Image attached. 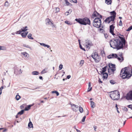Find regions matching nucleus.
<instances>
[{
    "mask_svg": "<svg viewBox=\"0 0 132 132\" xmlns=\"http://www.w3.org/2000/svg\"><path fill=\"white\" fill-rule=\"evenodd\" d=\"M110 97L113 100H118L120 98V94L117 90L110 92Z\"/></svg>",
    "mask_w": 132,
    "mask_h": 132,
    "instance_id": "39448f33",
    "label": "nucleus"
},
{
    "mask_svg": "<svg viewBox=\"0 0 132 132\" xmlns=\"http://www.w3.org/2000/svg\"><path fill=\"white\" fill-rule=\"evenodd\" d=\"M48 72L47 68H45L41 72V74H44V73H46Z\"/></svg>",
    "mask_w": 132,
    "mask_h": 132,
    "instance_id": "f3484780",
    "label": "nucleus"
},
{
    "mask_svg": "<svg viewBox=\"0 0 132 132\" xmlns=\"http://www.w3.org/2000/svg\"><path fill=\"white\" fill-rule=\"evenodd\" d=\"M118 40L117 39H113L110 40V47L114 49H117V50L122 49V46L119 44Z\"/></svg>",
    "mask_w": 132,
    "mask_h": 132,
    "instance_id": "f03ea898",
    "label": "nucleus"
},
{
    "mask_svg": "<svg viewBox=\"0 0 132 132\" xmlns=\"http://www.w3.org/2000/svg\"><path fill=\"white\" fill-rule=\"evenodd\" d=\"M23 46L24 47H25L27 48H30V46L28 45H26V44H23Z\"/></svg>",
    "mask_w": 132,
    "mask_h": 132,
    "instance_id": "c03bdc74",
    "label": "nucleus"
},
{
    "mask_svg": "<svg viewBox=\"0 0 132 132\" xmlns=\"http://www.w3.org/2000/svg\"><path fill=\"white\" fill-rule=\"evenodd\" d=\"M85 46H86L87 48H88V50L90 49V47L87 44Z\"/></svg>",
    "mask_w": 132,
    "mask_h": 132,
    "instance_id": "0e129e2a",
    "label": "nucleus"
},
{
    "mask_svg": "<svg viewBox=\"0 0 132 132\" xmlns=\"http://www.w3.org/2000/svg\"><path fill=\"white\" fill-rule=\"evenodd\" d=\"M119 37L120 38V40L119 39H118L119 40V42L121 46H122L121 47L123 48L124 46L125 45L126 43V40L124 37H122L119 36Z\"/></svg>",
    "mask_w": 132,
    "mask_h": 132,
    "instance_id": "1a4fd4ad",
    "label": "nucleus"
},
{
    "mask_svg": "<svg viewBox=\"0 0 132 132\" xmlns=\"http://www.w3.org/2000/svg\"><path fill=\"white\" fill-rule=\"evenodd\" d=\"M31 74L33 75H37L39 74V72L37 71H34L32 72Z\"/></svg>",
    "mask_w": 132,
    "mask_h": 132,
    "instance_id": "5701e85b",
    "label": "nucleus"
},
{
    "mask_svg": "<svg viewBox=\"0 0 132 132\" xmlns=\"http://www.w3.org/2000/svg\"><path fill=\"white\" fill-rule=\"evenodd\" d=\"M132 29V26H131L129 27L128 28V29L126 30V31H130Z\"/></svg>",
    "mask_w": 132,
    "mask_h": 132,
    "instance_id": "79ce46f5",
    "label": "nucleus"
},
{
    "mask_svg": "<svg viewBox=\"0 0 132 132\" xmlns=\"http://www.w3.org/2000/svg\"><path fill=\"white\" fill-rule=\"evenodd\" d=\"M32 35L31 33H29L28 34L27 36V37L29 39H34V38L32 37Z\"/></svg>",
    "mask_w": 132,
    "mask_h": 132,
    "instance_id": "b1692460",
    "label": "nucleus"
},
{
    "mask_svg": "<svg viewBox=\"0 0 132 132\" xmlns=\"http://www.w3.org/2000/svg\"><path fill=\"white\" fill-rule=\"evenodd\" d=\"M119 56L122 59L121 61H120V62H121L122 61H123L124 58L122 56V53L119 55Z\"/></svg>",
    "mask_w": 132,
    "mask_h": 132,
    "instance_id": "7c9ffc66",
    "label": "nucleus"
},
{
    "mask_svg": "<svg viewBox=\"0 0 132 132\" xmlns=\"http://www.w3.org/2000/svg\"><path fill=\"white\" fill-rule=\"evenodd\" d=\"M110 14L111 16L106 18L104 21L106 23H107L108 24L110 23L111 22H112L111 23H115V22L114 20L116 16V13L115 11H113L110 12Z\"/></svg>",
    "mask_w": 132,
    "mask_h": 132,
    "instance_id": "7ed1b4c3",
    "label": "nucleus"
},
{
    "mask_svg": "<svg viewBox=\"0 0 132 132\" xmlns=\"http://www.w3.org/2000/svg\"><path fill=\"white\" fill-rule=\"evenodd\" d=\"M75 21L81 24L86 25L87 24L90 25L91 24L90 19L87 17L83 18L76 19Z\"/></svg>",
    "mask_w": 132,
    "mask_h": 132,
    "instance_id": "20e7f679",
    "label": "nucleus"
},
{
    "mask_svg": "<svg viewBox=\"0 0 132 132\" xmlns=\"http://www.w3.org/2000/svg\"><path fill=\"white\" fill-rule=\"evenodd\" d=\"M110 68L116 69V65L115 64H113L111 63H109L108 65Z\"/></svg>",
    "mask_w": 132,
    "mask_h": 132,
    "instance_id": "dca6fc26",
    "label": "nucleus"
},
{
    "mask_svg": "<svg viewBox=\"0 0 132 132\" xmlns=\"http://www.w3.org/2000/svg\"><path fill=\"white\" fill-rule=\"evenodd\" d=\"M72 11V10L71 9H69L68 11L66 12L65 13V14L67 16L69 14H70L71 13Z\"/></svg>",
    "mask_w": 132,
    "mask_h": 132,
    "instance_id": "6ab92c4d",
    "label": "nucleus"
},
{
    "mask_svg": "<svg viewBox=\"0 0 132 132\" xmlns=\"http://www.w3.org/2000/svg\"><path fill=\"white\" fill-rule=\"evenodd\" d=\"M24 110H22L19 112H18L17 113V115H21L23 114L24 113Z\"/></svg>",
    "mask_w": 132,
    "mask_h": 132,
    "instance_id": "a878e982",
    "label": "nucleus"
},
{
    "mask_svg": "<svg viewBox=\"0 0 132 132\" xmlns=\"http://www.w3.org/2000/svg\"><path fill=\"white\" fill-rule=\"evenodd\" d=\"M91 57L94 60L95 62L98 63L101 60V58L97 52H95L91 55Z\"/></svg>",
    "mask_w": 132,
    "mask_h": 132,
    "instance_id": "0eeeda50",
    "label": "nucleus"
},
{
    "mask_svg": "<svg viewBox=\"0 0 132 132\" xmlns=\"http://www.w3.org/2000/svg\"><path fill=\"white\" fill-rule=\"evenodd\" d=\"M63 68V65L62 64H60L59 66V70H61Z\"/></svg>",
    "mask_w": 132,
    "mask_h": 132,
    "instance_id": "de8ad7c7",
    "label": "nucleus"
},
{
    "mask_svg": "<svg viewBox=\"0 0 132 132\" xmlns=\"http://www.w3.org/2000/svg\"><path fill=\"white\" fill-rule=\"evenodd\" d=\"M78 42H79V47H80V48L81 49V48L82 47V45L80 44V40H78Z\"/></svg>",
    "mask_w": 132,
    "mask_h": 132,
    "instance_id": "864d4df0",
    "label": "nucleus"
},
{
    "mask_svg": "<svg viewBox=\"0 0 132 132\" xmlns=\"http://www.w3.org/2000/svg\"><path fill=\"white\" fill-rule=\"evenodd\" d=\"M21 98L20 96L19 95H16L15 98L17 100H18Z\"/></svg>",
    "mask_w": 132,
    "mask_h": 132,
    "instance_id": "473e14b6",
    "label": "nucleus"
},
{
    "mask_svg": "<svg viewBox=\"0 0 132 132\" xmlns=\"http://www.w3.org/2000/svg\"><path fill=\"white\" fill-rule=\"evenodd\" d=\"M111 71L112 72V74H114V71L116 70V69L114 68H110Z\"/></svg>",
    "mask_w": 132,
    "mask_h": 132,
    "instance_id": "72a5a7b5",
    "label": "nucleus"
},
{
    "mask_svg": "<svg viewBox=\"0 0 132 132\" xmlns=\"http://www.w3.org/2000/svg\"><path fill=\"white\" fill-rule=\"evenodd\" d=\"M30 105H28L27 107H26L24 110L25 111H28L30 109Z\"/></svg>",
    "mask_w": 132,
    "mask_h": 132,
    "instance_id": "bb28decb",
    "label": "nucleus"
},
{
    "mask_svg": "<svg viewBox=\"0 0 132 132\" xmlns=\"http://www.w3.org/2000/svg\"><path fill=\"white\" fill-rule=\"evenodd\" d=\"M0 47H1V50L5 51L6 50V48L4 46H0Z\"/></svg>",
    "mask_w": 132,
    "mask_h": 132,
    "instance_id": "c85d7f7f",
    "label": "nucleus"
},
{
    "mask_svg": "<svg viewBox=\"0 0 132 132\" xmlns=\"http://www.w3.org/2000/svg\"><path fill=\"white\" fill-rule=\"evenodd\" d=\"M114 23H112V25H110L109 27V32L113 36H114L115 34L114 33V30L115 26H114L115 25V24H114Z\"/></svg>",
    "mask_w": 132,
    "mask_h": 132,
    "instance_id": "9d476101",
    "label": "nucleus"
},
{
    "mask_svg": "<svg viewBox=\"0 0 132 132\" xmlns=\"http://www.w3.org/2000/svg\"><path fill=\"white\" fill-rule=\"evenodd\" d=\"M71 2H72L75 3H76L77 2V0H70Z\"/></svg>",
    "mask_w": 132,
    "mask_h": 132,
    "instance_id": "5fc2aeb1",
    "label": "nucleus"
},
{
    "mask_svg": "<svg viewBox=\"0 0 132 132\" xmlns=\"http://www.w3.org/2000/svg\"><path fill=\"white\" fill-rule=\"evenodd\" d=\"M28 127L30 128L33 127V124L31 122H29L28 124Z\"/></svg>",
    "mask_w": 132,
    "mask_h": 132,
    "instance_id": "393cba45",
    "label": "nucleus"
},
{
    "mask_svg": "<svg viewBox=\"0 0 132 132\" xmlns=\"http://www.w3.org/2000/svg\"><path fill=\"white\" fill-rule=\"evenodd\" d=\"M125 97L127 100H132V90L130 91Z\"/></svg>",
    "mask_w": 132,
    "mask_h": 132,
    "instance_id": "9b49d317",
    "label": "nucleus"
},
{
    "mask_svg": "<svg viewBox=\"0 0 132 132\" xmlns=\"http://www.w3.org/2000/svg\"><path fill=\"white\" fill-rule=\"evenodd\" d=\"M87 45L88 46H89L90 45L92 46L93 45V44L91 42L89 43H88Z\"/></svg>",
    "mask_w": 132,
    "mask_h": 132,
    "instance_id": "4d7b16f0",
    "label": "nucleus"
},
{
    "mask_svg": "<svg viewBox=\"0 0 132 132\" xmlns=\"http://www.w3.org/2000/svg\"><path fill=\"white\" fill-rule=\"evenodd\" d=\"M27 27L26 26L25 27H23L21 28V30L22 32H25L28 30Z\"/></svg>",
    "mask_w": 132,
    "mask_h": 132,
    "instance_id": "4be33fe9",
    "label": "nucleus"
},
{
    "mask_svg": "<svg viewBox=\"0 0 132 132\" xmlns=\"http://www.w3.org/2000/svg\"><path fill=\"white\" fill-rule=\"evenodd\" d=\"M65 23H67L68 25H71L72 24L71 23L68 21H66L65 22Z\"/></svg>",
    "mask_w": 132,
    "mask_h": 132,
    "instance_id": "a18cd8bd",
    "label": "nucleus"
},
{
    "mask_svg": "<svg viewBox=\"0 0 132 132\" xmlns=\"http://www.w3.org/2000/svg\"><path fill=\"white\" fill-rule=\"evenodd\" d=\"M9 6V4L7 1H6L5 3L4 6L6 7H8Z\"/></svg>",
    "mask_w": 132,
    "mask_h": 132,
    "instance_id": "2f4dec72",
    "label": "nucleus"
},
{
    "mask_svg": "<svg viewBox=\"0 0 132 132\" xmlns=\"http://www.w3.org/2000/svg\"><path fill=\"white\" fill-rule=\"evenodd\" d=\"M79 110L81 113H82L83 111V110L82 108L80 106L79 107Z\"/></svg>",
    "mask_w": 132,
    "mask_h": 132,
    "instance_id": "f704fd0d",
    "label": "nucleus"
},
{
    "mask_svg": "<svg viewBox=\"0 0 132 132\" xmlns=\"http://www.w3.org/2000/svg\"><path fill=\"white\" fill-rule=\"evenodd\" d=\"M65 4L67 5L68 6L69 5H71V4L68 2L67 0H65Z\"/></svg>",
    "mask_w": 132,
    "mask_h": 132,
    "instance_id": "ea45409f",
    "label": "nucleus"
},
{
    "mask_svg": "<svg viewBox=\"0 0 132 132\" xmlns=\"http://www.w3.org/2000/svg\"><path fill=\"white\" fill-rule=\"evenodd\" d=\"M99 31H102V32H104V30L103 29H102L101 28H100L99 29Z\"/></svg>",
    "mask_w": 132,
    "mask_h": 132,
    "instance_id": "69168bd1",
    "label": "nucleus"
},
{
    "mask_svg": "<svg viewBox=\"0 0 132 132\" xmlns=\"http://www.w3.org/2000/svg\"><path fill=\"white\" fill-rule=\"evenodd\" d=\"M71 77V76L70 75H68L67 77V78H67V79H69Z\"/></svg>",
    "mask_w": 132,
    "mask_h": 132,
    "instance_id": "e2e57ef3",
    "label": "nucleus"
},
{
    "mask_svg": "<svg viewBox=\"0 0 132 132\" xmlns=\"http://www.w3.org/2000/svg\"><path fill=\"white\" fill-rule=\"evenodd\" d=\"M93 16L95 17H99L101 19L102 18V16L101 15H100L96 11L94 12L92 14Z\"/></svg>",
    "mask_w": 132,
    "mask_h": 132,
    "instance_id": "f8f14e48",
    "label": "nucleus"
},
{
    "mask_svg": "<svg viewBox=\"0 0 132 132\" xmlns=\"http://www.w3.org/2000/svg\"><path fill=\"white\" fill-rule=\"evenodd\" d=\"M3 88V86H2L0 88V91H1V92L0 93V94H1L2 93V90Z\"/></svg>",
    "mask_w": 132,
    "mask_h": 132,
    "instance_id": "603ef678",
    "label": "nucleus"
},
{
    "mask_svg": "<svg viewBox=\"0 0 132 132\" xmlns=\"http://www.w3.org/2000/svg\"><path fill=\"white\" fill-rule=\"evenodd\" d=\"M52 93H55L57 96H58L59 95V92L57 91H53L52 92Z\"/></svg>",
    "mask_w": 132,
    "mask_h": 132,
    "instance_id": "c756f323",
    "label": "nucleus"
},
{
    "mask_svg": "<svg viewBox=\"0 0 132 132\" xmlns=\"http://www.w3.org/2000/svg\"><path fill=\"white\" fill-rule=\"evenodd\" d=\"M110 83L112 84L113 85L116 82H115L113 80H111L110 81Z\"/></svg>",
    "mask_w": 132,
    "mask_h": 132,
    "instance_id": "58836bf2",
    "label": "nucleus"
},
{
    "mask_svg": "<svg viewBox=\"0 0 132 132\" xmlns=\"http://www.w3.org/2000/svg\"><path fill=\"white\" fill-rule=\"evenodd\" d=\"M108 72L109 73V75H111V74H112V72L110 70V68H108Z\"/></svg>",
    "mask_w": 132,
    "mask_h": 132,
    "instance_id": "4c0bfd02",
    "label": "nucleus"
},
{
    "mask_svg": "<svg viewBox=\"0 0 132 132\" xmlns=\"http://www.w3.org/2000/svg\"><path fill=\"white\" fill-rule=\"evenodd\" d=\"M101 19L99 17H96L93 20V23L94 27L97 28H99L101 27H102V28H103V26H101L102 22Z\"/></svg>",
    "mask_w": 132,
    "mask_h": 132,
    "instance_id": "423d86ee",
    "label": "nucleus"
},
{
    "mask_svg": "<svg viewBox=\"0 0 132 132\" xmlns=\"http://www.w3.org/2000/svg\"><path fill=\"white\" fill-rule=\"evenodd\" d=\"M90 103H91L90 104L91 107L93 108H94L96 106L95 103L93 101H91Z\"/></svg>",
    "mask_w": 132,
    "mask_h": 132,
    "instance_id": "aec40b11",
    "label": "nucleus"
},
{
    "mask_svg": "<svg viewBox=\"0 0 132 132\" xmlns=\"http://www.w3.org/2000/svg\"><path fill=\"white\" fill-rule=\"evenodd\" d=\"M128 70L127 67H125L121 70L120 75L122 79H128L131 76L132 71H131V73H130Z\"/></svg>",
    "mask_w": 132,
    "mask_h": 132,
    "instance_id": "f257e3e1",
    "label": "nucleus"
},
{
    "mask_svg": "<svg viewBox=\"0 0 132 132\" xmlns=\"http://www.w3.org/2000/svg\"><path fill=\"white\" fill-rule=\"evenodd\" d=\"M132 105L131 104V105H128L127 106V107L128 108H130L131 110H132Z\"/></svg>",
    "mask_w": 132,
    "mask_h": 132,
    "instance_id": "8fccbe9b",
    "label": "nucleus"
},
{
    "mask_svg": "<svg viewBox=\"0 0 132 132\" xmlns=\"http://www.w3.org/2000/svg\"><path fill=\"white\" fill-rule=\"evenodd\" d=\"M108 58L109 59H111L112 58V54L111 55L110 54L109 55V56H108Z\"/></svg>",
    "mask_w": 132,
    "mask_h": 132,
    "instance_id": "13d9d810",
    "label": "nucleus"
},
{
    "mask_svg": "<svg viewBox=\"0 0 132 132\" xmlns=\"http://www.w3.org/2000/svg\"><path fill=\"white\" fill-rule=\"evenodd\" d=\"M71 106L72 107V110L74 111H76L78 109V106L74 104H71Z\"/></svg>",
    "mask_w": 132,
    "mask_h": 132,
    "instance_id": "ddd939ff",
    "label": "nucleus"
},
{
    "mask_svg": "<svg viewBox=\"0 0 132 132\" xmlns=\"http://www.w3.org/2000/svg\"><path fill=\"white\" fill-rule=\"evenodd\" d=\"M107 66H106L103 68L101 71H100V72L101 74L103 75V79H107L108 77V74L107 73L105 72L107 70Z\"/></svg>",
    "mask_w": 132,
    "mask_h": 132,
    "instance_id": "6e6552de",
    "label": "nucleus"
},
{
    "mask_svg": "<svg viewBox=\"0 0 132 132\" xmlns=\"http://www.w3.org/2000/svg\"><path fill=\"white\" fill-rule=\"evenodd\" d=\"M124 111H128V109L126 108V107H123V108L122 109Z\"/></svg>",
    "mask_w": 132,
    "mask_h": 132,
    "instance_id": "37998d69",
    "label": "nucleus"
},
{
    "mask_svg": "<svg viewBox=\"0 0 132 132\" xmlns=\"http://www.w3.org/2000/svg\"><path fill=\"white\" fill-rule=\"evenodd\" d=\"M84 63V60H81L80 63V64H83Z\"/></svg>",
    "mask_w": 132,
    "mask_h": 132,
    "instance_id": "052dcab7",
    "label": "nucleus"
},
{
    "mask_svg": "<svg viewBox=\"0 0 132 132\" xmlns=\"http://www.w3.org/2000/svg\"><path fill=\"white\" fill-rule=\"evenodd\" d=\"M22 32V31L21 30H20L17 31L16 32V34H21V33Z\"/></svg>",
    "mask_w": 132,
    "mask_h": 132,
    "instance_id": "a19ab883",
    "label": "nucleus"
},
{
    "mask_svg": "<svg viewBox=\"0 0 132 132\" xmlns=\"http://www.w3.org/2000/svg\"><path fill=\"white\" fill-rule=\"evenodd\" d=\"M101 53L102 57H104L105 56V54L104 51H103L102 50H101Z\"/></svg>",
    "mask_w": 132,
    "mask_h": 132,
    "instance_id": "cd10ccee",
    "label": "nucleus"
},
{
    "mask_svg": "<svg viewBox=\"0 0 132 132\" xmlns=\"http://www.w3.org/2000/svg\"><path fill=\"white\" fill-rule=\"evenodd\" d=\"M104 36L106 38L107 37H108V36H107V34L106 33H104Z\"/></svg>",
    "mask_w": 132,
    "mask_h": 132,
    "instance_id": "680f3d73",
    "label": "nucleus"
},
{
    "mask_svg": "<svg viewBox=\"0 0 132 132\" xmlns=\"http://www.w3.org/2000/svg\"><path fill=\"white\" fill-rule=\"evenodd\" d=\"M91 83L90 82H89V83L88 88V90H87L88 92H90L92 90V87H91Z\"/></svg>",
    "mask_w": 132,
    "mask_h": 132,
    "instance_id": "a211bd4d",
    "label": "nucleus"
},
{
    "mask_svg": "<svg viewBox=\"0 0 132 132\" xmlns=\"http://www.w3.org/2000/svg\"><path fill=\"white\" fill-rule=\"evenodd\" d=\"M115 107H116V110H117V112L118 113H120V112L118 111V105L117 104H116Z\"/></svg>",
    "mask_w": 132,
    "mask_h": 132,
    "instance_id": "49530a36",
    "label": "nucleus"
},
{
    "mask_svg": "<svg viewBox=\"0 0 132 132\" xmlns=\"http://www.w3.org/2000/svg\"><path fill=\"white\" fill-rule=\"evenodd\" d=\"M55 13H56L59 12L60 11V9L59 7H55Z\"/></svg>",
    "mask_w": 132,
    "mask_h": 132,
    "instance_id": "c9c22d12",
    "label": "nucleus"
},
{
    "mask_svg": "<svg viewBox=\"0 0 132 132\" xmlns=\"http://www.w3.org/2000/svg\"><path fill=\"white\" fill-rule=\"evenodd\" d=\"M119 26H122V21L121 20H120V22H119Z\"/></svg>",
    "mask_w": 132,
    "mask_h": 132,
    "instance_id": "3c124183",
    "label": "nucleus"
},
{
    "mask_svg": "<svg viewBox=\"0 0 132 132\" xmlns=\"http://www.w3.org/2000/svg\"><path fill=\"white\" fill-rule=\"evenodd\" d=\"M21 34L22 37L23 38H25L27 36L26 35V34H25L24 32L22 33Z\"/></svg>",
    "mask_w": 132,
    "mask_h": 132,
    "instance_id": "e433bc0d",
    "label": "nucleus"
},
{
    "mask_svg": "<svg viewBox=\"0 0 132 132\" xmlns=\"http://www.w3.org/2000/svg\"><path fill=\"white\" fill-rule=\"evenodd\" d=\"M48 19V21L47 22V23L49 24L50 22H51V21H50V19Z\"/></svg>",
    "mask_w": 132,
    "mask_h": 132,
    "instance_id": "774afa93",
    "label": "nucleus"
},
{
    "mask_svg": "<svg viewBox=\"0 0 132 132\" xmlns=\"http://www.w3.org/2000/svg\"><path fill=\"white\" fill-rule=\"evenodd\" d=\"M112 58H117L119 61L121 60L120 58L118 57V55L116 54L112 53Z\"/></svg>",
    "mask_w": 132,
    "mask_h": 132,
    "instance_id": "2eb2a0df",
    "label": "nucleus"
},
{
    "mask_svg": "<svg viewBox=\"0 0 132 132\" xmlns=\"http://www.w3.org/2000/svg\"><path fill=\"white\" fill-rule=\"evenodd\" d=\"M21 54L24 57L26 60H28L29 57V54L26 52L21 53Z\"/></svg>",
    "mask_w": 132,
    "mask_h": 132,
    "instance_id": "4468645a",
    "label": "nucleus"
},
{
    "mask_svg": "<svg viewBox=\"0 0 132 132\" xmlns=\"http://www.w3.org/2000/svg\"><path fill=\"white\" fill-rule=\"evenodd\" d=\"M40 45L43 46L45 47L46 44L44 43H40Z\"/></svg>",
    "mask_w": 132,
    "mask_h": 132,
    "instance_id": "bf43d9fd",
    "label": "nucleus"
},
{
    "mask_svg": "<svg viewBox=\"0 0 132 132\" xmlns=\"http://www.w3.org/2000/svg\"><path fill=\"white\" fill-rule=\"evenodd\" d=\"M89 111L87 109L86 115H88L89 114Z\"/></svg>",
    "mask_w": 132,
    "mask_h": 132,
    "instance_id": "338daca9",
    "label": "nucleus"
},
{
    "mask_svg": "<svg viewBox=\"0 0 132 132\" xmlns=\"http://www.w3.org/2000/svg\"><path fill=\"white\" fill-rule=\"evenodd\" d=\"M86 118V117L85 116H84L83 117V118H82V122H84L85 121V119Z\"/></svg>",
    "mask_w": 132,
    "mask_h": 132,
    "instance_id": "6e6d98bb",
    "label": "nucleus"
},
{
    "mask_svg": "<svg viewBox=\"0 0 132 132\" xmlns=\"http://www.w3.org/2000/svg\"><path fill=\"white\" fill-rule=\"evenodd\" d=\"M111 0H105V3L108 5L111 4L112 3Z\"/></svg>",
    "mask_w": 132,
    "mask_h": 132,
    "instance_id": "412c9836",
    "label": "nucleus"
},
{
    "mask_svg": "<svg viewBox=\"0 0 132 132\" xmlns=\"http://www.w3.org/2000/svg\"><path fill=\"white\" fill-rule=\"evenodd\" d=\"M91 42L88 39H87L85 41V43L86 44H88V43H89Z\"/></svg>",
    "mask_w": 132,
    "mask_h": 132,
    "instance_id": "09e8293b",
    "label": "nucleus"
}]
</instances>
